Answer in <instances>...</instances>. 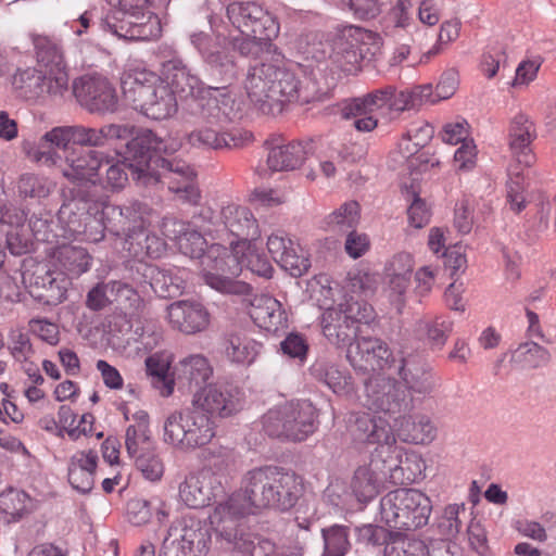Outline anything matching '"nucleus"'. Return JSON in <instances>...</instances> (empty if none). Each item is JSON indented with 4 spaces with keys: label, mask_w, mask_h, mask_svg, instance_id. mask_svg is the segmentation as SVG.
Masks as SVG:
<instances>
[{
    "label": "nucleus",
    "mask_w": 556,
    "mask_h": 556,
    "mask_svg": "<svg viewBox=\"0 0 556 556\" xmlns=\"http://www.w3.org/2000/svg\"><path fill=\"white\" fill-rule=\"evenodd\" d=\"M388 87L372 90L366 94L348 99L342 103L341 116L354 119V127L362 132H370L378 126V117L392 121L389 111Z\"/></svg>",
    "instance_id": "ddd939ff"
},
{
    "label": "nucleus",
    "mask_w": 556,
    "mask_h": 556,
    "mask_svg": "<svg viewBox=\"0 0 556 556\" xmlns=\"http://www.w3.org/2000/svg\"><path fill=\"white\" fill-rule=\"evenodd\" d=\"M420 473L421 460L416 456L403 462L402 453H392L388 446L376 447L369 463L355 470L351 489L358 502L367 503L379 494L387 481L402 485L415 481Z\"/></svg>",
    "instance_id": "7ed1b4c3"
},
{
    "label": "nucleus",
    "mask_w": 556,
    "mask_h": 556,
    "mask_svg": "<svg viewBox=\"0 0 556 556\" xmlns=\"http://www.w3.org/2000/svg\"><path fill=\"white\" fill-rule=\"evenodd\" d=\"M320 293L328 298L332 295V289L321 287ZM317 302L320 308H324L320 320L323 333L337 348H351L359 331V325L369 324L375 319L372 306L353 296L337 306L330 305L328 299H317Z\"/></svg>",
    "instance_id": "20e7f679"
},
{
    "label": "nucleus",
    "mask_w": 556,
    "mask_h": 556,
    "mask_svg": "<svg viewBox=\"0 0 556 556\" xmlns=\"http://www.w3.org/2000/svg\"><path fill=\"white\" fill-rule=\"evenodd\" d=\"M90 210L92 207L86 201L77 199L68 200L61 205L58 220L68 237L78 238L80 231H85L81 225Z\"/></svg>",
    "instance_id": "37998d69"
},
{
    "label": "nucleus",
    "mask_w": 556,
    "mask_h": 556,
    "mask_svg": "<svg viewBox=\"0 0 556 556\" xmlns=\"http://www.w3.org/2000/svg\"><path fill=\"white\" fill-rule=\"evenodd\" d=\"M311 374L337 394H345L352 389L351 376L329 359H317L311 367Z\"/></svg>",
    "instance_id": "79ce46f5"
},
{
    "label": "nucleus",
    "mask_w": 556,
    "mask_h": 556,
    "mask_svg": "<svg viewBox=\"0 0 556 556\" xmlns=\"http://www.w3.org/2000/svg\"><path fill=\"white\" fill-rule=\"evenodd\" d=\"M363 404L370 410L397 414L410 408L412 397L400 381L377 375L365 384Z\"/></svg>",
    "instance_id": "2eb2a0df"
},
{
    "label": "nucleus",
    "mask_w": 556,
    "mask_h": 556,
    "mask_svg": "<svg viewBox=\"0 0 556 556\" xmlns=\"http://www.w3.org/2000/svg\"><path fill=\"white\" fill-rule=\"evenodd\" d=\"M179 251L191 257V258H200V264L202 266L203 279L206 285L211 288L230 294H247L250 292V286L235 280L232 278L219 275L216 271V268L213 266L215 262H212V265H205L204 258L208 254V250L205 251L206 241L203 235L195 230L194 228L189 226L188 230L180 237L179 244L177 245Z\"/></svg>",
    "instance_id": "4468645a"
},
{
    "label": "nucleus",
    "mask_w": 556,
    "mask_h": 556,
    "mask_svg": "<svg viewBox=\"0 0 556 556\" xmlns=\"http://www.w3.org/2000/svg\"><path fill=\"white\" fill-rule=\"evenodd\" d=\"M220 218L224 230L237 238V241H231L233 244H247L258 239L257 222L248 207L229 204L223 207Z\"/></svg>",
    "instance_id": "c756f323"
},
{
    "label": "nucleus",
    "mask_w": 556,
    "mask_h": 556,
    "mask_svg": "<svg viewBox=\"0 0 556 556\" xmlns=\"http://www.w3.org/2000/svg\"><path fill=\"white\" fill-rule=\"evenodd\" d=\"M324 552L321 556H345L351 547L349 529L344 526L333 525L321 530Z\"/></svg>",
    "instance_id": "6e6d98bb"
},
{
    "label": "nucleus",
    "mask_w": 556,
    "mask_h": 556,
    "mask_svg": "<svg viewBox=\"0 0 556 556\" xmlns=\"http://www.w3.org/2000/svg\"><path fill=\"white\" fill-rule=\"evenodd\" d=\"M225 477L206 466L190 473L179 485V498L190 508H202L224 492Z\"/></svg>",
    "instance_id": "aec40b11"
},
{
    "label": "nucleus",
    "mask_w": 556,
    "mask_h": 556,
    "mask_svg": "<svg viewBox=\"0 0 556 556\" xmlns=\"http://www.w3.org/2000/svg\"><path fill=\"white\" fill-rule=\"evenodd\" d=\"M395 367L402 379L401 383L408 393L413 391L419 394H428L434 389L432 374L419 365L415 357H401L399 365Z\"/></svg>",
    "instance_id": "4c0bfd02"
},
{
    "label": "nucleus",
    "mask_w": 556,
    "mask_h": 556,
    "mask_svg": "<svg viewBox=\"0 0 556 556\" xmlns=\"http://www.w3.org/2000/svg\"><path fill=\"white\" fill-rule=\"evenodd\" d=\"M375 37L369 30L351 27L336 41L334 61L344 70L351 71L348 66H355L364 59V43Z\"/></svg>",
    "instance_id": "f704fd0d"
},
{
    "label": "nucleus",
    "mask_w": 556,
    "mask_h": 556,
    "mask_svg": "<svg viewBox=\"0 0 556 556\" xmlns=\"http://www.w3.org/2000/svg\"><path fill=\"white\" fill-rule=\"evenodd\" d=\"M161 170H155L160 177L159 182H166L168 189L178 194L185 202L195 204L200 199V191L194 185L195 173L193 168L180 159L157 157L152 162Z\"/></svg>",
    "instance_id": "4be33fe9"
},
{
    "label": "nucleus",
    "mask_w": 556,
    "mask_h": 556,
    "mask_svg": "<svg viewBox=\"0 0 556 556\" xmlns=\"http://www.w3.org/2000/svg\"><path fill=\"white\" fill-rule=\"evenodd\" d=\"M227 357L238 364H251L258 355L262 345L242 332L230 333L226 339Z\"/></svg>",
    "instance_id": "a18cd8bd"
},
{
    "label": "nucleus",
    "mask_w": 556,
    "mask_h": 556,
    "mask_svg": "<svg viewBox=\"0 0 556 556\" xmlns=\"http://www.w3.org/2000/svg\"><path fill=\"white\" fill-rule=\"evenodd\" d=\"M22 150L31 162L46 166H53L61 159L58 151L52 149L50 142H43V135L38 142L28 139L23 140Z\"/></svg>",
    "instance_id": "bf43d9fd"
},
{
    "label": "nucleus",
    "mask_w": 556,
    "mask_h": 556,
    "mask_svg": "<svg viewBox=\"0 0 556 556\" xmlns=\"http://www.w3.org/2000/svg\"><path fill=\"white\" fill-rule=\"evenodd\" d=\"M129 163L131 162L126 159L125 151L123 162H115L112 164L109 163V167L105 172V177L103 179L99 178L98 181L101 182L104 189L111 191H119L124 189V187L128 182V173L126 172V169L129 170V175L132 177V169L130 168Z\"/></svg>",
    "instance_id": "680f3d73"
},
{
    "label": "nucleus",
    "mask_w": 556,
    "mask_h": 556,
    "mask_svg": "<svg viewBox=\"0 0 556 556\" xmlns=\"http://www.w3.org/2000/svg\"><path fill=\"white\" fill-rule=\"evenodd\" d=\"M162 339V327L155 320H137L122 346V353L127 358L142 357L157 348Z\"/></svg>",
    "instance_id": "c85d7f7f"
},
{
    "label": "nucleus",
    "mask_w": 556,
    "mask_h": 556,
    "mask_svg": "<svg viewBox=\"0 0 556 556\" xmlns=\"http://www.w3.org/2000/svg\"><path fill=\"white\" fill-rule=\"evenodd\" d=\"M258 34L240 35L230 40V45L235 51L243 56L250 58H270L273 52V40H263Z\"/></svg>",
    "instance_id": "603ef678"
},
{
    "label": "nucleus",
    "mask_w": 556,
    "mask_h": 556,
    "mask_svg": "<svg viewBox=\"0 0 556 556\" xmlns=\"http://www.w3.org/2000/svg\"><path fill=\"white\" fill-rule=\"evenodd\" d=\"M72 88L77 102L91 114H106L117 110L116 90L101 76L84 75L74 80Z\"/></svg>",
    "instance_id": "6ab92c4d"
},
{
    "label": "nucleus",
    "mask_w": 556,
    "mask_h": 556,
    "mask_svg": "<svg viewBox=\"0 0 556 556\" xmlns=\"http://www.w3.org/2000/svg\"><path fill=\"white\" fill-rule=\"evenodd\" d=\"M288 247L289 251L281 257L278 264L281 268L289 271L291 276H302L311 267L309 258L299 244L294 243Z\"/></svg>",
    "instance_id": "338daca9"
},
{
    "label": "nucleus",
    "mask_w": 556,
    "mask_h": 556,
    "mask_svg": "<svg viewBox=\"0 0 556 556\" xmlns=\"http://www.w3.org/2000/svg\"><path fill=\"white\" fill-rule=\"evenodd\" d=\"M161 79L174 96L189 98L200 89V79L190 73L180 59L174 58L163 63Z\"/></svg>",
    "instance_id": "c9c22d12"
},
{
    "label": "nucleus",
    "mask_w": 556,
    "mask_h": 556,
    "mask_svg": "<svg viewBox=\"0 0 556 556\" xmlns=\"http://www.w3.org/2000/svg\"><path fill=\"white\" fill-rule=\"evenodd\" d=\"M350 430L358 442L377 444V447L388 446L392 453H402L396 446L395 435L389 422L381 417L368 413H355L350 418Z\"/></svg>",
    "instance_id": "b1692460"
},
{
    "label": "nucleus",
    "mask_w": 556,
    "mask_h": 556,
    "mask_svg": "<svg viewBox=\"0 0 556 556\" xmlns=\"http://www.w3.org/2000/svg\"><path fill=\"white\" fill-rule=\"evenodd\" d=\"M190 406L192 419L189 435H187L189 453L207 445L216 434L214 420L192 404Z\"/></svg>",
    "instance_id": "c03bdc74"
},
{
    "label": "nucleus",
    "mask_w": 556,
    "mask_h": 556,
    "mask_svg": "<svg viewBox=\"0 0 556 556\" xmlns=\"http://www.w3.org/2000/svg\"><path fill=\"white\" fill-rule=\"evenodd\" d=\"M167 318L174 329L195 334L204 331L210 325V313L198 301L181 300L167 307Z\"/></svg>",
    "instance_id": "bb28decb"
},
{
    "label": "nucleus",
    "mask_w": 556,
    "mask_h": 556,
    "mask_svg": "<svg viewBox=\"0 0 556 556\" xmlns=\"http://www.w3.org/2000/svg\"><path fill=\"white\" fill-rule=\"evenodd\" d=\"M227 17L242 35L258 34L263 40H273L279 34L276 18L255 1L229 3Z\"/></svg>",
    "instance_id": "f3484780"
},
{
    "label": "nucleus",
    "mask_w": 556,
    "mask_h": 556,
    "mask_svg": "<svg viewBox=\"0 0 556 556\" xmlns=\"http://www.w3.org/2000/svg\"><path fill=\"white\" fill-rule=\"evenodd\" d=\"M98 455L94 451L76 452L68 464V482L76 491L87 494L93 489Z\"/></svg>",
    "instance_id": "e433bc0d"
},
{
    "label": "nucleus",
    "mask_w": 556,
    "mask_h": 556,
    "mask_svg": "<svg viewBox=\"0 0 556 556\" xmlns=\"http://www.w3.org/2000/svg\"><path fill=\"white\" fill-rule=\"evenodd\" d=\"M191 404L212 420L214 417L227 418L242 408L241 392L230 384H208L194 393Z\"/></svg>",
    "instance_id": "412c9836"
},
{
    "label": "nucleus",
    "mask_w": 556,
    "mask_h": 556,
    "mask_svg": "<svg viewBox=\"0 0 556 556\" xmlns=\"http://www.w3.org/2000/svg\"><path fill=\"white\" fill-rule=\"evenodd\" d=\"M210 543L206 527L192 518H181L169 527L159 556H206Z\"/></svg>",
    "instance_id": "9b49d317"
},
{
    "label": "nucleus",
    "mask_w": 556,
    "mask_h": 556,
    "mask_svg": "<svg viewBox=\"0 0 556 556\" xmlns=\"http://www.w3.org/2000/svg\"><path fill=\"white\" fill-rule=\"evenodd\" d=\"M96 11L87 10L81 13L77 18L70 22V28L75 36L80 38V43L86 47H90L93 43L97 28L101 29L97 25Z\"/></svg>",
    "instance_id": "0e129e2a"
},
{
    "label": "nucleus",
    "mask_w": 556,
    "mask_h": 556,
    "mask_svg": "<svg viewBox=\"0 0 556 556\" xmlns=\"http://www.w3.org/2000/svg\"><path fill=\"white\" fill-rule=\"evenodd\" d=\"M11 84L14 90L26 99H34L45 93V75L36 68L17 71Z\"/></svg>",
    "instance_id": "09e8293b"
},
{
    "label": "nucleus",
    "mask_w": 556,
    "mask_h": 556,
    "mask_svg": "<svg viewBox=\"0 0 556 556\" xmlns=\"http://www.w3.org/2000/svg\"><path fill=\"white\" fill-rule=\"evenodd\" d=\"M359 220V205L355 201L343 203L338 210L326 218L329 230L337 232H350Z\"/></svg>",
    "instance_id": "864d4df0"
},
{
    "label": "nucleus",
    "mask_w": 556,
    "mask_h": 556,
    "mask_svg": "<svg viewBox=\"0 0 556 556\" xmlns=\"http://www.w3.org/2000/svg\"><path fill=\"white\" fill-rule=\"evenodd\" d=\"M37 62L48 70L66 67L61 48L48 37L39 36L34 40Z\"/></svg>",
    "instance_id": "4d7b16f0"
},
{
    "label": "nucleus",
    "mask_w": 556,
    "mask_h": 556,
    "mask_svg": "<svg viewBox=\"0 0 556 556\" xmlns=\"http://www.w3.org/2000/svg\"><path fill=\"white\" fill-rule=\"evenodd\" d=\"M81 228L85 230L79 233L83 240L93 243L102 241L104 232L108 230L106 223L102 216V208L99 210L98 205H94L85 217Z\"/></svg>",
    "instance_id": "69168bd1"
},
{
    "label": "nucleus",
    "mask_w": 556,
    "mask_h": 556,
    "mask_svg": "<svg viewBox=\"0 0 556 556\" xmlns=\"http://www.w3.org/2000/svg\"><path fill=\"white\" fill-rule=\"evenodd\" d=\"M414 266V257L408 252H397L386 262L383 282L392 301L403 303L410 287Z\"/></svg>",
    "instance_id": "a878e982"
},
{
    "label": "nucleus",
    "mask_w": 556,
    "mask_h": 556,
    "mask_svg": "<svg viewBox=\"0 0 556 556\" xmlns=\"http://www.w3.org/2000/svg\"><path fill=\"white\" fill-rule=\"evenodd\" d=\"M191 419V406L170 413L163 424V441L176 451L189 453Z\"/></svg>",
    "instance_id": "58836bf2"
},
{
    "label": "nucleus",
    "mask_w": 556,
    "mask_h": 556,
    "mask_svg": "<svg viewBox=\"0 0 556 556\" xmlns=\"http://www.w3.org/2000/svg\"><path fill=\"white\" fill-rule=\"evenodd\" d=\"M452 327L453 323L442 316L419 323V330L426 332L431 345L437 348H442L445 344L452 332Z\"/></svg>",
    "instance_id": "e2e57ef3"
},
{
    "label": "nucleus",
    "mask_w": 556,
    "mask_h": 556,
    "mask_svg": "<svg viewBox=\"0 0 556 556\" xmlns=\"http://www.w3.org/2000/svg\"><path fill=\"white\" fill-rule=\"evenodd\" d=\"M199 112L200 108L197 104L189 105L188 116L192 119L194 128L184 138L191 148L200 150L237 149L251 141V132L239 129L227 131L222 124L206 122Z\"/></svg>",
    "instance_id": "9d476101"
},
{
    "label": "nucleus",
    "mask_w": 556,
    "mask_h": 556,
    "mask_svg": "<svg viewBox=\"0 0 556 556\" xmlns=\"http://www.w3.org/2000/svg\"><path fill=\"white\" fill-rule=\"evenodd\" d=\"M549 361V352L532 341L519 344L511 354V362L523 368H539L547 365Z\"/></svg>",
    "instance_id": "3c124183"
},
{
    "label": "nucleus",
    "mask_w": 556,
    "mask_h": 556,
    "mask_svg": "<svg viewBox=\"0 0 556 556\" xmlns=\"http://www.w3.org/2000/svg\"><path fill=\"white\" fill-rule=\"evenodd\" d=\"M110 295L112 304L128 314L138 313L143 306V301L137 290L124 281H110Z\"/></svg>",
    "instance_id": "8fccbe9b"
},
{
    "label": "nucleus",
    "mask_w": 556,
    "mask_h": 556,
    "mask_svg": "<svg viewBox=\"0 0 556 556\" xmlns=\"http://www.w3.org/2000/svg\"><path fill=\"white\" fill-rule=\"evenodd\" d=\"M53 188L54 185L52 181L35 174H24L17 181L18 197L24 200L33 199L40 201L49 197Z\"/></svg>",
    "instance_id": "5fc2aeb1"
},
{
    "label": "nucleus",
    "mask_w": 556,
    "mask_h": 556,
    "mask_svg": "<svg viewBox=\"0 0 556 556\" xmlns=\"http://www.w3.org/2000/svg\"><path fill=\"white\" fill-rule=\"evenodd\" d=\"M230 248L220 243L211 245L208 254L204 258L205 265H212L219 275H228L227 277H237L243 268L249 269L253 274L269 278L273 273V266L265 254L257 251L250 243L233 244L229 242Z\"/></svg>",
    "instance_id": "1a4fd4ad"
},
{
    "label": "nucleus",
    "mask_w": 556,
    "mask_h": 556,
    "mask_svg": "<svg viewBox=\"0 0 556 556\" xmlns=\"http://www.w3.org/2000/svg\"><path fill=\"white\" fill-rule=\"evenodd\" d=\"M536 137L533 122L528 115L519 113L513 117L508 132V144L520 164L530 166L534 161L530 146Z\"/></svg>",
    "instance_id": "72a5a7b5"
},
{
    "label": "nucleus",
    "mask_w": 556,
    "mask_h": 556,
    "mask_svg": "<svg viewBox=\"0 0 556 556\" xmlns=\"http://www.w3.org/2000/svg\"><path fill=\"white\" fill-rule=\"evenodd\" d=\"M28 281L30 294L47 305H56L66 298V279L46 266L37 267Z\"/></svg>",
    "instance_id": "7c9ffc66"
},
{
    "label": "nucleus",
    "mask_w": 556,
    "mask_h": 556,
    "mask_svg": "<svg viewBox=\"0 0 556 556\" xmlns=\"http://www.w3.org/2000/svg\"><path fill=\"white\" fill-rule=\"evenodd\" d=\"M180 270L164 269L156 266H144L143 276L149 278V285L161 298H174L185 288V278Z\"/></svg>",
    "instance_id": "a19ab883"
},
{
    "label": "nucleus",
    "mask_w": 556,
    "mask_h": 556,
    "mask_svg": "<svg viewBox=\"0 0 556 556\" xmlns=\"http://www.w3.org/2000/svg\"><path fill=\"white\" fill-rule=\"evenodd\" d=\"M432 511L430 498L416 489H397L387 493L380 500V515L382 521L392 529L414 531L425 527Z\"/></svg>",
    "instance_id": "6e6552de"
},
{
    "label": "nucleus",
    "mask_w": 556,
    "mask_h": 556,
    "mask_svg": "<svg viewBox=\"0 0 556 556\" xmlns=\"http://www.w3.org/2000/svg\"><path fill=\"white\" fill-rule=\"evenodd\" d=\"M250 316L260 328L268 332L276 333L287 327L288 316L282 304L268 294L254 296Z\"/></svg>",
    "instance_id": "473e14b6"
},
{
    "label": "nucleus",
    "mask_w": 556,
    "mask_h": 556,
    "mask_svg": "<svg viewBox=\"0 0 556 556\" xmlns=\"http://www.w3.org/2000/svg\"><path fill=\"white\" fill-rule=\"evenodd\" d=\"M151 446V431H146L140 427L138 429L127 427L125 433V447L130 458L135 460L141 453L150 451Z\"/></svg>",
    "instance_id": "774afa93"
},
{
    "label": "nucleus",
    "mask_w": 556,
    "mask_h": 556,
    "mask_svg": "<svg viewBox=\"0 0 556 556\" xmlns=\"http://www.w3.org/2000/svg\"><path fill=\"white\" fill-rule=\"evenodd\" d=\"M61 268L71 276H80L90 268L91 257L80 247L64 245L56 251Z\"/></svg>",
    "instance_id": "de8ad7c7"
},
{
    "label": "nucleus",
    "mask_w": 556,
    "mask_h": 556,
    "mask_svg": "<svg viewBox=\"0 0 556 556\" xmlns=\"http://www.w3.org/2000/svg\"><path fill=\"white\" fill-rule=\"evenodd\" d=\"M109 163V155L102 151L71 150L65 155L61 170L68 180L96 184L99 180L100 168Z\"/></svg>",
    "instance_id": "393cba45"
},
{
    "label": "nucleus",
    "mask_w": 556,
    "mask_h": 556,
    "mask_svg": "<svg viewBox=\"0 0 556 556\" xmlns=\"http://www.w3.org/2000/svg\"><path fill=\"white\" fill-rule=\"evenodd\" d=\"M185 141L178 132H167L159 136L150 129H141L126 143V159L130 161L132 180L138 186H153L159 182V176L152 167V152L172 154L177 152Z\"/></svg>",
    "instance_id": "423d86ee"
},
{
    "label": "nucleus",
    "mask_w": 556,
    "mask_h": 556,
    "mask_svg": "<svg viewBox=\"0 0 556 556\" xmlns=\"http://www.w3.org/2000/svg\"><path fill=\"white\" fill-rule=\"evenodd\" d=\"M346 358L359 369L383 370L395 366V359L388 344L379 338L363 337L348 349Z\"/></svg>",
    "instance_id": "5701e85b"
},
{
    "label": "nucleus",
    "mask_w": 556,
    "mask_h": 556,
    "mask_svg": "<svg viewBox=\"0 0 556 556\" xmlns=\"http://www.w3.org/2000/svg\"><path fill=\"white\" fill-rule=\"evenodd\" d=\"M177 379L181 383L200 387L205 383L212 375V367L202 355H190L181 359L177 367Z\"/></svg>",
    "instance_id": "49530a36"
},
{
    "label": "nucleus",
    "mask_w": 556,
    "mask_h": 556,
    "mask_svg": "<svg viewBox=\"0 0 556 556\" xmlns=\"http://www.w3.org/2000/svg\"><path fill=\"white\" fill-rule=\"evenodd\" d=\"M123 86L126 100L149 118L166 119L177 112L174 92L153 72L138 71Z\"/></svg>",
    "instance_id": "39448f33"
},
{
    "label": "nucleus",
    "mask_w": 556,
    "mask_h": 556,
    "mask_svg": "<svg viewBox=\"0 0 556 556\" xmlns=\"http://www.w3.org/2000/svg\"><path fill=\"white\" fill-rule=\"evenodd\" d=\"M244 89L255 108L267 115L281 113L285 103L306 104L315 99L279 53L249 67Z\"/></svg>",
    "instance_id": "f03ea898"
},
{
    "label": "nucleus",
    "mask_w": 556,
    "mask_h": 556,
    "mask_svg": "<svg viewBox=\"0 0 556 556\" xmlns=\"http://www.w3.org/2000/svg\"><path fill=\"white\" fill-rule=\"evenodd\" d=\"M397 434L403 442L428 444L437 437V427L427 415L403 416L400 420Z\"/></svg>",
    "instance_id": "ea45409f"
},
{
    "label": "nucleus",
    "mask_w": 556,
    "mask_h": 556,
    "mask_svg": "<svg viewBox=\"0 0 556 556\" xmlns=\"http://www.w3.org/2000/svg\"><path fill=\"white\" fill-rule=\"evenodd\" d=\"M103 31H109L119 39L151 40L161 36L162 27L157 15L115 11L99 23Z\"/></svg>",
    "instance_id": "dca6fc26"
},
{
    "label": "nucleus",
    "mask_w": 556,
    "mask_h": 556,
    "mask_svg": "<svg viewBox=\"0 0 556 556\" xmlns=\"http://www.w3.org/2000/svg\"><path fill=\"white\" fill-rule=\"evenodd\" d=\"M268 149L267 164L273 170H292L305 160L307 151L302 142L285 144L280 136H271L265 143Z\"/></svg>",
    "instance_id": "2f4dec72"
},
{
    "label": "nucleus",
    "mask_w": 556,
    "mask_h": 556,
    "mask_svg": "<svg viewBox=\"0 0 556 556\" xmlns=\"http://www.w3.org/2000/svg\"><path fill=\"white\" fill-rule=\"evenodd\" d=\"M200 108V115L208 123L225 124L240 119L243 114V104L229 92L218 96L201 98L193 101Z\"/></svg>",
    "instance_id": "cd10ccee"
},
{
    "label": "nucleus",
    "mask_w": 556,
    "mask_h": 556,
    "mask_svg": "<svg viewBox=\"0 0 556 556\" xmlns=\"http://www.w3.org/2000/svg\"><path fill=\"white\" fill-rule=\"evenodd\" d=\"M153 210L144 202L131 200L122 205L102 204V216L108 231L116 237L131 239L142 235L151 223Z\"/></svg>",
    "instance_id": "f8f14e48"
},
{
    "label": "nucleus",
    "mask_w": 556,
    "mask_h": 556,
    "mask_svg": "<svg viewBox=\"0 0 556 556\" xmlns=\"http://www.w3.org/2000/svg\"><path fill=\"white\" fill-rule=\"evenodd\" d=\"M28 495L20 490L9 489L0 494V515L5 521H15L27 509Z\"/></svg>",
    "instance_id": "13d9d810"
},
{
    "label": "nucleus",
    "mask_w": 556,
    "mask_h": 556,
    "mask_svg": "<svg viewBox=\"0 0 556 556\" xmlns=\"http://www.w3.org/2000/svg\"><path fill=\"white\" fill-rule=\"evenodd\" d=\"M263 430L273 438L302 442L317 429V412L307 400L276 405L262 417Z\"/></svg>",
    "instance_id": "0eeeda50"
},
{
    "label": "nucleus",
    "mask_w": 556,
    "mask_h": 556,
    "mask_svg": "<svg viewBox=\"0 0 556 556\" xmlns=\"http://www.w3.org/2000/svg\"><path fill=\"white\" fill-rule=\"evenodd\" d=\"M301 492L298 477L282 468L265 466L248 471L241 489L219 503L211 516V523L222 545L233 556H303L299 544H276L252 533L243 518L256 509L293 507Z\"/></svg>",
    "instance_id": "f257e3e1"
},
{
    "label": "nucleus",
    "mask_w": 556,
    "mask_h": 556,
    "mask_svg": "<svg viewBox=\"0 0 556 556\" xmlns=\"http://www.w3.org/2000/svg\"><path fill=\"white\" fill-rule=\"evenodd\" d=\"M190 39L201 53L212 76L224 83H231L237 78L239 67L233 54L226 47L227 39L225 36L218 34L213 38L200 31L192 34Z\"/></svg>",
    "instance_id": "a211bd4d"
},
{
    "label": "nucleus",
    "mask_w": 556,
    "mask_h": 556,
    "mask_svg": "<svg viewBox=\"0 0 556 556\" xmlns=\"http://www.w3.org/2000/svg\"><path fill=\"white\" fill-rule=\"evenodd\" d=\"M434 129L428 123H421L412 127L400 142V149L404 151V157L413 155L425 147L433 137Z\"/></svg>",
    "instance_id": "052dcab7"
}]
</instances>
